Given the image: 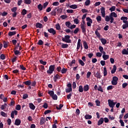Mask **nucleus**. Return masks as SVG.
<instances>
[{
    "mask_svg": "<svg viewBox=\"0 0 128 128\" xmlns=\"http://www.w3.org/2000/svg\"><path fill=\"white\" fill-rule=\"evenodd\" d=\"M114 18H118V14H116L114 12H112L109 16H106L105 20L107 22H108L110 20V24H112V22H114Z\"/></svg>",
    "mask_w": 128,
    "mask_h": 128,
    "instance_id": "obj_1",
    "label": "nucleus"
},
{
    "mask_svg": "<svg viewBox=\"0 0 128 128\" xmlns=\"http://www.w3.org/2000/svg\"><path fill=\"white\" fill-rule=\"evenodd\" d=\"M86 18V14H84L82 16V22L80 24V28L82 30V32L84 34L86 32V21L84 19Z\"/></svg>",
    "mask_w": 128,
    "mask_h": 128,
    "instance_id": "obj_2",
    "label": "nucleus"
},
{
    "mask_svg": "<svg viewBox=\"0 0 128 128\" xmlns=\"http://www.w3.org/2000/svg\"><path fill=\"white\" fill-rule=\"evenodd\" d=\"M70 36L68 35H66L64 37L62 38V42H67L68 44H70L72 42V40H70Z\"/></svg>",
    "mask_w": 128,
    "mask_h": 128,
    "instance_id": "obj_3",
    "label": "nucleus"
},
{
    "mask_svg": "<svg viewBox=\"0 0 128 128\" xmlns=\"http://www.w3.org/2000/svg\"><path fill=\"white\" fill-rule=\"evenodd\" d=\"M108 104L110 108H114V106H116V102H114V100H108Z\"/></svg>",
    "mask_w": 128,
    "mask_h": 128,
    "instance_id": "obj_4",
    "label": "nucleus"
},
{
    "mask_svg": "<svg viewBox=\"0 0 128 128\" xmlns=\"http://www.w3.org/2000/svg\"><path fill=\"white\" fill-rule=\"evenodd\" d=\"M54 70V65H51L49 67V70H47L48 74H52Z\"/></svg>",
    "mask_w": 128,
    "mask_h": 128,
    "instance_id": "obj_5",
    "label": "nucleus"
},
{
    "mask_svg": "<svg viewBox=\"0 0 128 128\" xmlns=\"http://www.w3.org/2000/svg\"><path fill=\"white\" fill-rule=\"evenodd\" d=\"M86 20L87 22L88 26H92V20L90 18V17H87L86 18Z\"/></svg>",
    "mask_w": 128,
    "mask_h": 128,
    "instance_id": "obj_6",
    "label": "nucleus"
},
{
    "mask_svg": "<svg viewBox=\"0 0 128 128\" xmlns=\"http://www.w3.org/2000/svg\"><path fill=\"white\" fill-rule=\"evenodd\" d=\"M102 16V18H106V8L104 7H102L100 9Z\"/></svg>",
    "mask_w": 128,
    "mask_h": 128,
    "instance_id": "obj_7",
    "label": "nucleus"
},
{
    "mask_svg": "<svg viewBox=\"0 0 128 128\" xmlns=\"http://www.w3.org/2000/svg\"><path fill=\"white\" fill-rule=\"evenodd\" d=\"M68 88H67L66 90V92H72V84H67Z\"/></svg>",
    "mask_w": 128,
    "mask_h": 128,
    "instance_id": "obj_8",
    "label": "nucleus"
},
{
    "mask_svg": "<svg viewBox=\"0 0 128 128\" xmlns=\"http://www.w3.org/2000/svg\"><path fill=\"white\" fill-rule=\"evenodd\" d=\"M48 32H50V34H52L53 36H54V34H56V32L53 28L48 29Z\"/></svg>",
    "mask_w": 128,
    "mask_h": 128,
    "instance_id": "obj_9",
    "label": "nucleus"
},
{
    "mask_svg": "<svg viewBox=\"0 0 128 128\" xmlns=\"http://www.w3.org/2000/svg\"><path fill=\"white\" fill-rule=\"evenodd\" d=\"M121 20H123L124 24H128V17L126 16H122L120 18Z\"/></svg>",
    "mask_w": 128,
    "mask_h": 128,
    "instance_id": "obj_10",
    "label": "nucleus"
},
{
    "mask_svg": "<svg viewBox=\"0 0 128 128\" xmlns=\"http://www.w3.org/2000/svg\"><path fill=\"white\" fill-rule=\"evenodd\" d=\"M80 42H82V40H80V39H78V44H77V48H76V50H80V48L82 44V43H80Z\"/></svg>",
    "mask_w": 128,
    "mask_h": 128,
    "instance_id": "obj_11",
    "label": "nucleus"
},
{
    "mask_svg": "<svg viewBox=\"0 0 128 128\" xmlns=\"http://www.w3.org/2000/svg\"><path fill=\"white\" fill-rule=\"evenodd\" d=\"M14 114L15 116H16L18 114V111L14 110L11 113V118H14Z\"/></svg>",
    "mask_w": 128,
    "mask_h": 128,
    "instance_id": "obj_12",
    "label": "nucleus"
},
{
    "mask_svg": "<svg viewBox=\"0 0 128 128\" xmlns=\"http://www.w3.org/2000/svg\"><path fill=\"white\" fill-rule=\"evenodd\" d=\"M54 82H56V80H60V75H58V74H56V75H55L54 77Z\"/></svg>",
    "mask_w": 128,
    "mask_h": 128,
    "instance_id": "obj_13",
    "label": "nucleus"
},
{
    "mask_svg": "<svg viewBox=\"0 0 128 128\" xmlns=\"http://www.w3.org/2000/svg\"><path fill=\"white\" fill-rule=\"evenodd\" d=\"M18 50V46H16L14 48V54H16V56L18 55V54H20V51L16 50Z\"/></svg>",
    "mask_w": 128,
    "mask_h": 128,
    "instance_id": "obj_14",
    "label": "nucleus"
},
{
    "mask_svg": "<svg viewBox=\"0 0 128 128\" xmlns=\"http://www.w3.org/2000/svg\"><path fill=\"white\" fill-rule=\"evenodd\" d=\"M29 108L32 110H36V106H34L32 103L29 104Z\"/></svg>",
    "mask_w": 128,
    "mask_h": 128,
    "instance_id": "obj_15",
    "label": "nucleus"
},
{
    "mask_svg": "<svg viewBox=\"0 0 128 128\" xmlns=\"http://www.w3.org/2000/svg\"><path fill=\"white\" fill-rule=\"evenodd\" d=\"M20 122H22V121H20V119H16L15 120L14 124L16 126H20Z\"/></svg>",
    "mask_w": 128,
    "mask_h": 128,
    "instance_id": "obj_16",
    "label": "nucleus"
},
{
    "mask_svg": "<svg viewBox=\"0 0 128 128\" xmlns=\"http://www.w3.org/2000/svg\"><path fill=\"white\" fill-rule=\"evenodd\" d=\"M83 46H84V47L85 48V50L88 49V43H86V42L84 41Z\"/></svg>",
    "mask_w": 128,
    "mask_h": 128,
    "instance_id": "obj_17",
    "label": "nucleus"
},
{
    "mask_svg": "<svg viewBox=\"0 0 128 128\" xmlns=\"http://www.w3.org/2000/svg\"><path fill=\"white\" fill-rule=\"evenodd\" d=\"M83 89H84V92H88V90H90V86L88 84L85 85V86H84Z\"/></svg>",
    "mask_w": 128,
    "mask_h": 128,
    "instance_id": "obj_18",
    "label": "nucleus"
},
{
    "mask_svg": "<svg viewBox=\"0 0 128 128\" xmlns=\"http://www.w3.org/2000/svg\"><path fill=\"white\" fill-rule=\"evenodd\" d=\"M116 72V65H114L113 66V68L111 70V74H114V72Z\"/></svg>",
    "mask_w": 128,
    "mask_h": 128,
    "instance_id": "obj_19",
    "label": "nucleus"
},
{
    "mask_svg": "<svg viewBox=\"0 0 128 128\" xmlns=\"http://www.w3.org/2000/svg\"><path fill=\"white\" fill-rule=\"evenodd\" d=\"M36 28H42V24L40 23V22H37L36 25Z\"/></svg>",
    "mask_w": 128,
    "mask_h": 128,
    "instance_id": "obj_20",
    "label": "nucleus"
},
{
    "mask_svg": "<svg viewBox=\"0 0 128 128\" xmlns=\"http://www.w3.org/2000/svg\"><path fill=\"white\" fill-rule=\"evenodd\" d=\"M94 76L97 78H102V75H100V72H97L95 74Z\"/></svg>",
    "mask_w": 128,
    "mask_h": 128,
    "instance_id": "obj_21",
    "label": "nucleus"
},
{
    "mask_svg": "<svg viewBox=\"0 0 128 128\" xmlns=\"http://www.w3.org/2000/svg\"><path fill=\"white\" fill-rule=\"evenodd\" d=\"M95 34H96V36L100 38V32H98V28L96 29L95 31Z\"/></svg>",
    "mask_w": 128,
    "mask_h": 128,
    "instance_id": "obj_22",
    "label": "nucleus"
},
{
    "mask_svg": "<svg viewBox=\"0 0 128 128\" xmlns=\"http://www.w3.org/2000/svg\"><path fill=\"white\" fill-rule=\"evenodd\" d=\"M61 45V46L62 48H68V44H62V43H60Z\"/></svg>",
    "mask_w": 128,
    "mask_h": 128,
    "instance_id": "obj_23",
    "label": "nucleus"
},
{
    "mask_svg": "<svg viewBox=\"0 0 128 128\" xmlns=\"http://www.w3.org/2000/svg\"><path fill=\"white\" fill-rule=\"evenodd\" d=\"M101 42L104 46L106 44V38H102L100 39Z\"/></svg>",
    "mask_w": 128,
    "mask_h": 128,
    "instance_id": "obj_24",
    "label": "nucleus"
},
{
    "mask_svg": "<svg viewBox=\"0 0 128 128\" xmlns=\"http://www.w3.org/2000/svg\"><path fill=\"white\" fill-rule=\"evenodd\" d=\"M16 34V32H10L8 34L9 36H14Z\"/></svg>",
    "mask_w": 128,
    "mask_h": 128,
    "instance_id": "obj_25",
    "label": "nucleus"
},
{
    "mask_svg": "<svg viewBox=\"0 0 128 128\" xmlns=\"http://www.w3.org/2000/svg\"><path fill=\"white\" fill-rule=\"evenodd\" d=\"M70 8H72V10H76L78 8V5L76 4H72L70 6Z\"/></svg>",
    "mask_w": 128,
    "mask_h": 128,
    "instance_id": "obj_26",
    "label": "nucleus"
},
{
    "mask_svg": "<svg viewBox=\"0 0 128 128\" xmlns=\"http://www.w3.org/2000/svg\"><path fill=\"white\" fill-rule=\"evenodd\" d=\"M23 84H24L26 86H30V84H32V82H30V80H27V81L24 82Z\"/></svg>",
    "mask_w": 128,
    "mask_h": 128,
    "instance_id": "obj_27",
    "label": "nucleus"
},
{
    "mask_svg": "<svg viewBox=\"0 0 128 128\" xmlns=\"http://www.w3.org/2000/svg\"><path fill=\"white\" fill-rule=\"evenodd\" d=\"M104 122V118H100V120L98 122V126H100V124H102V123Z\"/></svg>",
    "mask_w": 128,
    "mask_h": 128,
    "instance_id": "obj_28",
    "label": "nucleus"
},
{
    "mask_svg": "<svg viewBox=\"0 0 128 128\" xmlns=\"http://www.w3.org/2000/svg\"><path fill=\"white\" fill-rule=\"evenodd\" d=\"M38 8L39 10H42V8H44V6L40 4L38 6Z\"/></svg>",
    "mask_w": 128,
    "mask_h": 128,
    "instance_id": "obj_29",
    "label": "nucleus"
},
{
    "mask_svg": "<svg viewBox=\"0 0 128 128\" xmlns=\"http://www.w3.org/2000/svg\"><path fill=\"white\" fill-rule=\"evenodd\" d=\"M24 4H32V0H24Z\"/></svg>",
    "mask_w": 128,
    "mask_h": 128,
    "instance_id": "obj_30",
    "label": "nucleus"
},
{
    "mask_svg": "<svg viewBox=\"0 0 128 128\" xmlns=\"http://www.w3.org/2000/svg\"><path fill=\"white\" fill-rule=\"evenodd\" d=\"M46 122V119H44V118H42L40 122V124L42 126V124H44Z\"/></svg>",
    "mask_w": 128,
    "mask_h": 128,
    "instance_id": "obj_31",
    "label": "nucleus"
},
{
    "mask_svg": "<svg viewBox=\"0 0 128 128\" xmlns=\"http://www.w3.org/2000/svg\"><path fill=\"white\" fill-rule=\"evenodd\" d=\"M102 58L104 60H108V58H110V56L108 55L102 56Z\"/></svg>",
    "mask_w": 128,
    "mask_h": 128,
    "instance_id": "obj_32",
    "label": "nucleus"
},
{
    "mask_svg": "<svg viewBox=\"0 0 128 128\" xmlns=\"http://www.w3.org/2000/svg\"><path fill=\"white\" fill-rule=\"evenodd\" d=\"M122 54H128V52L126 49H123V50L122 52Z\"/></svg>",
    "mask_w": 128,
    "mask_h": 128,
    "instance_id": "obj_33",
    "label": "nucleus"
},
{
    "mask_svg": "<svg viewBox=\"0 0 128 128\" xmlns=\"http://www.w3.org/2000/svg\"><path fill=\"white\" fill-rule=\"evenodd\" d=\"M84 118H85L86 120H90V118H92V115L86 114L84 116Z\"/></svg>",
    "mask_w": 128,
    "mask_h": 128,
    "instance_id": "obj_34",
    "label": "nucleus"
},
{
    "mask_svg": "<svg viewBox=\"0 0 128 128\" xmlns=\"http://www.w3.org/2000/svg\"><path fill=\"white\" fill-rule=\"evenodd\" d=\"M108 74V71L106 70V68H104V76H106Z\"/></svg>",
    "mask_w": 128,
    "mask_h": 128,
    "instance_id": "obj_35",
    "label": "nucleus"
},
{
    "mask_svg": "<svg viewBox=\"0 0 128 128\" xmlns=\"http://www.w3.org/2000/svg\"><path fill=\"white\" fill-rule=\"evenodd\" d=\"M78 62L80 64V66H84V62L82 60H78Z\"/></svg>",
    "mask_w": 128,
    "mask_h": 128,
    "instance_id": "obj_36",
    "label": "nucleus"
},
{
    "mask_svg": "<svg viewBox=\"0 0 128 128\" xmlns=\"http://www.w3.org/2000/svg\"><path fill=\"white\" fill-rule=\"evenodd\" d=\"M78 92H84L82 86H78Z\"/></svg>",
    "mask_w": 128,
    "mask_h": 128,
    "instance_id": "obj_37",
    "label": "nucleus"
},
{
    "mask_svg": "<svg viewBox=\"0 0 128 128\" xmlns=\"http://www.w3.org/2000/svg\"><path fill=\"white\" fill-rule=\"evenodd\" d=\"M65 24L66 26H67V28H70V25L72 24V23H70V22H66Z\"/></svg>",
    "mask_w": 128,
    "mask_h": 128,
    "instance_id": "obj_38",
    "label": "nucleus"
},
{
    "mask_svg": "<svg viewBox=\"0 0 128 128\" xmlns=\"http://www.w3.org/2000/svg\"><path fill=\"white\" fill-rule=\"evenodd\" d=\"M96 20L98 22H102V16H98L96 18Z\"/></svg>",
    "mask_w": 128,
    "mask_h": 128,
    "instance_id": "obj_39",
    "label": "nucleus"
},
{
    "mask_svg": "<svg viewBox=\"0 0 128 128\" xmlns=\"http://www.w3.org/2000/svg\"><path fill=\"white\" fill-rule=\"evenodd\" d=\"M21 108H22V106L20 104H18L16 106V110H20Z\"/></svg>",
    "mask_w": 128,
    "mask_h": 128,
    "instance_id": "obj_40",
    "label": "nucleus"
},
{
    "mask_svg": "<svg viewBox=\"0 0 128 128\" xmlns=\"http://www.w3.org/2000/svg\"><path fill=\"white\" fill-rule=\"evenodd\" d=\"M109 10L112 12H114L116 10V6H112Z\"/></svg>",
    "mask_w": 128,
    "mask_h": 128,
    "instance_id": "obj_41",
    "label": "nucleus"
},
{
    "mask_svg": "<svg viewBox=\"0 0 128 128\" xmlns=\"http://www.w3.org/2000/svg\"><path fill=\"white\" fill-rule=\"evenodd\" d=\"M18 10L17 7H14L11 9V11L12 12H16V10Z\"/></svg>",
    "mask_w": 128,
    "mask_h": 128,
    "instance_id": "obj_42",
    "label": "nucleus"
},
{
    "mask_svg": "<svg viewBox=\"0 0 128 128\" xmlns=\"http://www.w3.org/2000/svg\"><path fill=\"white\" fill-rule=\"evenodd\" d=\"M74 22L76 24H80V20L78 18L74 19Z\"/></svg>",
    "mask_w": 128,
    "mask_h": 128,
    "instance_id": "obj_43",
    "label": "nucleus"
},
{
    "mask_svg": "<svg viewBox=\"0 0 128 128\" xmlns=\"http://www.w3.org/2000/svg\"><path fill=\"white\" fill-rule=\"evenodd\" d=\"M122 28L123 30H126L127 28H128V23L124 24L122 26Z\"/></svg>",
    "mask_w": 128,
    "mask_h": 128,
    "instance_id": "obj_44",
    "label": "nucleus"
},
{
    "mask_svg": "<svg viewBox=\"0 0 128 128\" xmlns=\"http://www.w3.org/2000/svg\"><path fill=\"white\" fill-rule=\"evenodd\" d=\"M56 28L57 30H60V24H58L56 25Z\"/></svg>",
    "mask_w": 128,
    "mask_h": 128,
    "instance_id": "obj_45",
    "label": "nucleus"
},
{
    "mask_svg": "<svg viewBox=\"0 0 128 128\" xmlns=\"http://www.w3.org/2000/svg\"><path fill=\"white\" fill-rule=\"evenodd\" d=\"M40 62L41 64H43V66H46V62H44L42 60H40Z\"/></svg>",
    "mask_w": 128,
    "mask_h": 128,
    "instance_id": "obj_46",
    "label": "nucleus"
},
{
    "mask_svg": "<svg viewBox=\"0 0 128 128\" xmlns=\"http://www.w3.org/2000/svg\"><path fill=\"white\" fill-rule=\"evenodd\" d=\"M52 6H60V2H54L52 4Z\"/></svg>",
    "mask_w": 128,
    "mask_h": 128,
    "instance_id": "obj_47",
    "label": "nucleus"
},
{
    "mask_svg": "<svg viewBox=\"0 0 128 128\" xmlns=\"http://www.w3.org/2000/svg\"><path fill=\"white\" fill-rule=\"evenodd\" d=\"M67 71H68V70H66V68H63L61 70V72H62V74H66V72Z\"/></svg>",
    "mask_w": 128,
    "mask_h": 128,
    "instance_id": "obj_48",
    "label": "nucleus"
},
{
    "mask_svg": "<svg viewBox=\"0 0 128 128\" xmlns=\"http://www.w3.org/2000/svg\"><path fill=\"white\" fill-rule=\"evenodd\" d=\"M98 90L99 92H104V90H102V86H100L98 87Z\"/></svg>",
    "mask_w": 128,
    "mask_h": 128,
    "instance_id": "obj_49",
    "label": "nucleus"
},
{
    "mask_svg": "<svg viewBox=\"0 0 128 128\" xmlns=\"http://www.w3.org/2000/svg\"><path fill=\"white\" fill-rule=\"evenodd\" d=\"M44 42H42V40H39L38 42V44L39 46H42Z\"/></svg>",
    "mask_w": 128,
    "mask_h": 128,
    "instance_id": "obj_50",
    "label": "nucleus"
},
{
    "mask_svg": "<svg viewBox=\"0 0 128 128\" xmlns=\"http://www.w3.org/2000/svg\"><path fill=\"white\" fill-rule=\"evenodd\" d=\"M22 16H26V9H23L22 12Z\"/></svg>",
    "mask_w": 128,
    "mask_h": 128,
    "instance_id": "obj_51",
    "label": "nucleus"
},
{
    "mask_svg": "<svg viewBox=\"0 0 128 128\" xmlns=\"http://www.w3.org/2000/svg\"><path fill=\"white\" fill-rule=\"evenodd\" d=\"M60 18H62V20H66V18H68V16L62 15L60 16Z\"/></svg>",
    "mask_w": 128,
    "mask_h": 128,
    "instance_id": "obj_52",
    "label": "nucleus"
},
{
    "mask_svg": "<svg viewBox=\"0 0 128 128\" xmlns=\"http://www.w3.org/2000/svg\"><path fill=\"white\" fill-rule=\"evenodd\" d=\"M79 30H80V28H76L74 30V34H78V32Z\"/></svg>",
    "mask_w": 128,
    "mask_h": 128,
    "instance_id": "obj_53",
    "label": "nucleus"
},
{
    "mask_svg": "<svg viewBox=\"0 0 128 128\" xmlns=\"http://www.w3.org/2000/svg\"><path fill=\"white\" fill-rule=\"evenodd\" d=\"M48 94H50V96H52L54 94V91H52V90L48 91Z\"/></svg>",
    "mask_w": 128,
    "mask_h": 128,
    "instance_id": "obj_54",
    "label": "nucleus"
},
{
    "mask_svg": "<svg viewBox=\"0 0 128 128\" xmlns=\"http://www.w3.org/2000/svg\"><path fill=\"white\" fill-rule=\"evenodd\" d=\"M28 98V94H26L23 95L22 98L24 100H26V98Z\"/></svg>",
    "mask_w": 128,
    "mask_h": 128,
    "instance_id": "obj_55",
    "label": "nucleus"
},
{
    "mask_svg": "<svg viewBox=\"0 0 128 128\" xmlns=\"http://www.w3.org/2000/svg\"><path fill=\"white\" fill-rule=\"evenodd\" d=\"M112 86H116L118 84V82L112 80Z\"/></svg>",
    "mask_w": 128,
    "mask_h": 128,
    "instance_id": "obj_56",
    "label": "nucleus"
},
{
    "mask_svg": "<svg viewBox=\"0 0 128 128\" xmlns=\"http://www.w3.org/2000/svg\"><path fill=\"white\" fill-rule=\"evenodd\" d=\"M66 12H68V14H74V10H66Z\"/></svg>",
    "mask_w": 128,
    "mask_h": 128,
    "instance_id": "obj_57",
    "label": "nucleus"
},
{
    "mask_svg": "<svg viewBox=\"0 0 128 128\" xmlns=\"http://www.w3.org/2000/svg\"><path fill=\"white\" fill-rule=\"evenodd\" d=\"M90 0H86L85 2L86 6H90Z\"/></svg>",
    "mask_w": 128,
    "mask_h": 128,
    "instance_id": "obj_58",
    "label": "nucleus"
},
{
    "mask_svg": "<svg viewBox=\"0 0 128 128\" xmlns=\"http://www.w3.org/2000/svg\"><path fill=\"white\" fill-rule=\"evenodd\" d=\"M120 122L122 126H124V122L122 120H120Z\"/></svg>",
    "mask_w": 128,
    "mask_h": 128,
    "instance_id": "obj_59",
    "label": "nucleus"
},
{
    "mask_svg": "<svg viewBox=\"0 0 128 128\" xmlns=\"http://www.w3.org/2000/svg\"><path fill=\"white\" fill-rule=\"evenodd\" d=\"M91 74H92V72H88V73L86 74L87 78H90V77Z\"/></svg>",
    "mask_w": 128,
    "mask_h": 128,
    "instance_id": "obj_60",
    "label": "nucleus"
},
{
    "mask_svg": "<svg viewBox=\"0 0 128 128\" xmlns=\"http://www.w3.org/2000/svg\"><path fill=\"white\" fill-rule=\"evenodd\" d=\"M52 98L55 100H58V96H56V94H54L52 96Z\"/></svg>",
    "mask_w": 128,
    "mask_h": 128,
    "instance_id": "obj_61",
    "label": "nucleus"
},
{
    "mask_svg": "<svg viewBox=\"0 0 128 128\" xmlns=\"http://www.w3.org/2000/svg\"><path fill=\"white\" fill-rule=\"evenodd\" d=\"M48 2H46L43 4V8H46V6H48Z\"/></svg>",
    "mask_w": 128,
    "mask_h": 128,
    "instance_id": "obj_62",
    "label": "nucleus"
},
{
    "mask_svg": "<svg viewBox=\"0 0 128 128\" xmlns=\"http://www.w3.org/2000/svg\"><path fill=\"white\" fill-rule=\"evenodd\" d=\"M98 48L100 52H102L104 51V48H102V46H99Z\"/></svg>",
    "mask_w": 128,
    "mask_h": 128,
    "instance_id": "obj_63",
    "label": "nucleus"
},
{
    "mask_svg": "<svg viewBox=\"0 0 128 128\" xmlns=\"http://www.w3.org/2000/svg\"><path fill=\"white\" fill-rule=\"evenodd\" d=\"M0 114L1 116H7V114H6L4 112H0Z\"/></svg>",
    "mask_w": 128,
    "mask_h": 128,
    "instance_id": "obj_64",
    "label": "nucleus"
}]
</instances>
